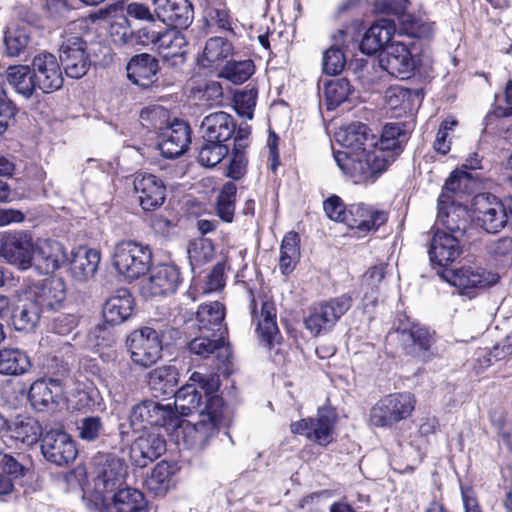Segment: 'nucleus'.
I'll return each mask as SVG.
<instances>
[{"mask_svg":"<svg viewBox=\"0 0 512 512\" xmlns=\"http://www.w3.org/2000/svg\"><path fill=\"white\" fill-rule=\"evenodd\" d=\"M333 155L338 167L355 183L374 182L394 161L392 154L377 150V146L354 153L334 152Z\"/></svg>","mask_w":512,"mask_h":512,"instance_id":"f257e3e1","label":"nucleus"},{"mask_svg":"<svg viewBox=\"0 0 512 512\" xmlns=\"http://www.w3.org/2000/svg\"><path fill=\"white\" fill-rule=\"evenodd\" d=\"M222 408V399L212 398L208 406L200 411L196 422L191 423L178 416V425L173 429L176 436L182 435L183 442L190 448L203 449L218 433L223 420Z\"/></svg>","mask_w":512,"mask_h":512,"instance_id":"f03ea898","label":"nucleus"},{"mask_svg":"<svg viewBox=\"0 0 512 512\" xmlns=\"http://www.w3.org/2000/svg\"><path fill=\"white\" fill-rule=\"evenodd\" d=\"M101 50L99 44H88L77 35H65L59 47V59L66 75L80 79L87 74Z\"/></svg>","mask_w":512,"mask_h":512,"instance_id":"7ed1b4c3","label":"nucleus"},{"mask_svg":"<svg viewBox=\"0 0 512 512\" xmlns=\"http://www.w3.org/2000/svg\"><path fill=\"white\" fill-rule=\"evenodd\" d=\"M152 263V251L148 245L127 240L117 243L112 254V264L127 280L144 276Z\"/></svg>","mask_w":512,"mask_h":512,"instance_id":"20e7f679","label":"nucleus"},{"mask_svg":"<svg viewBox=\"0 0 512 512\" xmlns=\"http://www.w3.org/2000/svg\"><path fill=\"white\" fill-rule=\"evenodd\" d=\"M441 277L468 299L476 297L480 291L495 285L499 280L497 273L475 263H464L456 269L444 271Z\"/></svg>","mask_w":512,"mask_h":512,"instance_id":"39448f33","label":"nucleus"},{"mask_svg":"<svg viewBox=\"0 0 512 512\" xmlns=\"http://www.w3.org/2000/svg\"><path fill=\"white\" fill-rule=\"evenodd\" d=\"M416 399L409 392H396L380 398L370 410V423L375 427L390 428L409 418Z\"/></svg>","mask_w":512,"mask_h":512,"instance_id":"423d86ee","label":"nucleus"},{"mask_svg":"<svg viewBox=\"0 0 512 512\" xmlns=\"http://www.w3.org/2000/svg\"><path fill=\"white\" fill-rule=\"evenodd\" d=\"M178 416L171 404L144 400L132 407L129 422L134 431L145 430L149 427L174 429L178 425Z\"/></svg>","mask_w":512,"mask_h":512,"instance_id":"0eeeda50","label":"nucleus"},{"mask_svg":"<svg viewBox=\"0 0 512 512\" xmlns=\"http://www.w3.org/2000/svg\"><path fill=\"white\" fill-rule=\"evenodd\" d=\"M352 297L343 294L314 306L305 319V327L314 335L330 331L338 320L351 308Z\"/></svg>","mask_w":512,"mask_h":512,"instance_id":"6e6552de","label":"nucleus"},{"mask_svg":"<svg viewBox=\"0 0 512 512\" xmlns=\"http://www.w3.org/2000/svg\"><path fill=\"white\" fill-rule=\"evenodd\" d=\"M127 348L133 363L147 368L161 358L162 340L155 329L143 327L131 332L127 338Z\"/></svg>","mask_w":512,"mask_h":512,"instance_id":"1a4fd4ad","label":"nucleus"},{"mask_svg":"<svg viewBox=\"0 0 512 512\" xmlns=\"http://www.w3.org/2000/svg\"><path fill=\"white\" fill-rule=\"evenodd\" d=\"M473 220L488 233H497L505 227L508 213L504 204L491 194H478L472 204Z\"/></svg>","mask_w":512,"mask_h":512,"instance_id":"9d476101","label":"nucleus"},{"mask_svg":"<svg viewBox=\"0 0 512 512\" xmlns=\"http://www.w3.org/2000/svg\"><path fill=\"white\" fill-rule=\"evenodd\" d=\"M41 452L47 461L57 466L70 464L78 454L75 441L61 429L44 432L41 438Z\"/></svg>","mask_w":512,"mask_h":512,"instance_id":"9b49d317","label":"nucleus"},{"mask_svg":"<svg viewBox=\"0 0 512 512\" xmlns=\"http://www.w3.org/2000/svg\"><path fill=\"white\" fill-rule=\"evenodd\" d=\"M378 63L388 74L401 79L411 77L417 67V60L408 45L398 41L391 42L383 49Z\"/></svg>","mask_w":512,"mask_h":512,"instance_id":"f8f14e48","label":"nucleus"},{"mask_svg":"<svg viewBox=\"0 0 512 512\" xmlns=\"http://www.w3.org/2000/svg\"><path fill=\"white\" fill-rule=\"evenodd\" d=\"M396 332L408 354L418 356L423 361L429 359L428 353L435 342L434 332L408 318L400 320Z\"/></svg>","mask_w":512,"mask_h":512,"instance_id":"ddd939ff","label":"nucleus"},{"mask_svg":"<svg viewBox=\"0 0 512 512\" xmlns=\"http://www.w3.org/2000/svg\"><path fill=\"white\" fill-rule=\"evenodd\" d=\"M34 244L31 235L25 231L7 233L2 237L0 255L9 263L26 270L31 267Z\"/></svg>","mask_w":512,"mask_h":512,"instance_id":"4468645a","label":"nucleus"},{"mask_svg":"<svg viewBox=\"0 0 512 512\" xmlns=\"http://www.w3.org/2000/svg\"><path fill=\"white\" fill-rule=\"evenodd\" d=\"M67 261L63 245L55 240L38 239L33 248L31 267L40 274L58 270Z\"/></svg>","mask_w":512,"mask_h":512,"instance_id":"2eb2a0df","label":"nucleus"},{"mask_svg":"<svg viewBox=\"0 0 512 512\" xmlns=\"http://www.w3.org/2000/svg\"><path fill=\"white\" fill-rule=\"evenodd\" d=\"M32 69L38 81V89L43 93H52L62 87V70L55 55L49 52L39 53L33 58Z\"/></svg>","mask_w":512,"mask_h":512,"instance_id":"dca6fc26","label":"nucleus"},{"mask_svg":"<svg viewBox=\"0 0 512 512\" xmlns=\"http://www.w3.org/2000/svg\"><path fill=\"white\" fill-rule=\"evenodd\" d=\"M437 223L450 235L463 238L470 224V215L466 207L449 202V196L442 193L438 199Z\"/></svg>","mask_w":512,"mask_h":512,"instance_id":"f3484780","label":"nucleus"},{"mask_svg":"<svg viewBox=\"0 0 512 512\" xmlns=\"http://www.w3.org/2000/svg\"><path fill=\"white\" fill-rule=\"evenodd\" d=\"M180 280V271L177 266L159 265L151 270L140 290L145 297L167 295L176 291Z\"/></svg>","mask_w":512,"mask_h":512,"instance_id":"a211bd4d","label":"nucleus"},{"mask_svg":"<svg viewBox=\"0 0 512 512\" xmlns=\"http://www.w3.org/2000/svg\"><path fill=\"white\" fill-rule=\"evenodd\" d=\"M133 186L143 210L152 211L164 203L166 186L157 176L149 173H137L134 176Z\"/></svg>","mask_w":512,"mask_h":512,"instance_id":"6ab92c4d","label":"nucleus"},{"mask_svg":"<svg viewBox=\"0 0 512 512\" xmlns=\"http://www.w3.org/2000/svg\"><path fill=\"white\" fill-rule=\"evenodd\" d=\"M156 18L168 26L187 28L194 12L189 0H152Z\"/></svg>","mask_w":512,"mask_h":512,"instance_id":"aec40b11","label":"nucleus"},{"mask_svg":"<svg viewBox=\"0 0 512 512\" xmlns=\"http://www.w3.org/2000/svg\"><path fill=\"white\" fill-rule=\"evenodd\" d=\"M334 418L328 410L319 409L317 417L301 419L290 425L293 434L305 435L309 440L320 445H327L331 441V432Z\"/></svg>","mask_w":512,"mask_h":512,"instance_id":"412c9836","label":"nucleus"},{"mask_svg":"<svg viewBox=\"0 0 512 512\" xmlns=\"http://www.w3.org/2000/svg\"><path fill=\"white\" fill-rule=\"evenodd\" d=\"M251 314L254 320H257V333L260 341L268 349L274 348L280 343L281 335L276 323V307L272 301H263L260 315L256 312V301L251 299Z\"/></svg>","mask_w":512,"mask_h":512,"instance_id":"4be33fe9","label":"nucleus"},{"mask_svg":"<svg viewBox=\"0 0 512 512\" xmlns=\"http://www.w3.org/2000/svg\"><path fill=\"white\" fill-rule=\"evenodd\" d=\"M463 238L436 231L431 239L429 258L432 264L444 267L455 261L462 253Z\"/></svg>","mask_w":512,"mask_h":512,"instance_id":"5701e85b","label":"nucleus"},{"mask_svg":"<svg viewBox=\"0 0 512 512\" xmlns=\"http://www.w3.org/2000/svg\"><path fill=\"white\" fill-rule=\"evenodd\" d=\"M190 142L189 125L184 121L177 120L163 130L158 147L162 156L173 159L182 155Z\"/></svg>","mask_w":512,"mask_h":512,"instance_id":"b1692460","label":"nucleus"},{"mask_svg":"<svg viewBox=\"0 0 512 512\" xmlns=\"http://www.w3.org/2000/svg\"><path fill=\"white\" fill-rule=\"evenodd\" d=\"M387 221V213L364 203L348 206L345 224L361 233L376 231Z\"/></svg>","mask_w":512,"mask_h":512,"instance_id":"393cba45","label":"nucleus"},{"mask_svg":"<svg viewBox=\"0 0 512 512\" xmlns=\"http://www.w3.org/2000/svg\"><path fill=\"white\" fill-rule=\"evenodd\" d=\"M236 129L234 118L224 112L218 111L205 116L202 120L200 131L202 140L207 142H221L226 144Z\"/></svg>","mask_w":512,"mask_h":512,"instance_id":"a878e982","label":"nucleus"},{"mask_svg":"<svg viewBox=\"0 0 512 512\" xmlns=\"http://www.w3.org/2000/svg\"><path fill=\"white\" fill-rule=\"evenodd\" d=\"M335 140L347 149V153L377 146L376 136L371 133V130L365 124L360 122L339 128L335 132Z\"/></svg>","mask_w":512,"mask_h":512,"instance_id":"bb28decb","label":"nucleus"},{"mask_svg":"<svg viewBox=\"0 0 512 512\" xmlns=\"http://www.w3.org/2000/svg\"><path fill=\"white\" fill-rule=\"evenodd\" d=\"M156 50L168 65L177 67L185 62L187 40L180 31L168 29L162 32Z\"/></svg>","mask_w":512,"mask_h":512,"instance_id":"cd10ccee","label":"nucleus"},{"mask_svg":"<svg viewBox=\"0 0 512 512\" xmlns=\"http://www.w3.org/2000/svg\"><path fill=\"white\" fill-rule=\"evenodd\" d=\"M62 392L58 379L37 380L31 385L28 397L32 407L42 412L54 408Z\"/></svg>","mask_w":512,"mask_h":512,"instance_id":"c85d7f7f","label":"nucleus"},{"mask_svg":"<svg viewBox=\"0 0 512 512\" xmlns=\"http://www.w3.org/2000/svg\"><path fill=\"white\" fill-rule=\"evenodd\" d=\"M395 32L396 25L393 20L382 18L375 21L364 34L360 50L367 55L377 53L385 45L390 44Z\"/></svg>","mask_w":512,"mask_h":512,"instance_id":"c756f323","label":"nucleus"},{"mask_svg":"<svg viewBox=\"0 0 512 512\" xmlns=\"http://www.w3.org/2000/svg\"><path fill=\"white\" fill-rule=\"evenodd\" d=\"M166 450V442L157 433L139 436L131 446V456L138 466L144 467L159 458Z\"/></svg>","mask_w":512,"mask_h":512,"instance_id":"7c9ffc66","label":"nucleus"},{"mask_svg":"<svg viewBox=\"0 0 512 512\" xmlns=\"http://www.w3.org/2000/svg\"><path fill=\"white\" fill-rule=\"evenodd\" d=\"M126 69L130 81L143 88H148L155 82L159 67L155 57L143 53L132 57Z\"/></svg>","mask_w":512,"mask_h":512,"instance_id":"2f4dec72","label":"nucleus"},{"mask_svg":"<svg viewBox=\"0 0 512 512\" xmlns=\"http://www.w3.org/2000/svg\"><path fill=\"white\" fill-rule=\"evenodd\" d=\"M134 299L127 289H119L109 297L103 306V317L113 325L126 321L133 312Z\"/></svg>","mask_w":512,"mask_h":512,"instance_id":"473e14b6","label":"nucleus"},{"mask_svg":"<svg viewBox=\"0 0 512 512\" xmlns=\"http://www.w3.org/2000/svg\"><path fill=\"white\" fill-rule=\"evenodd\" d=\"M100 263V252L96 249L79 247L73 252L70 262V272L77 281H86L93 277Z\"/></svg>","mask_w":512,"mask_h":512,"instance_id":"72a5a7b5","label":"nucleus"},{"mask_svg":"<svg viewBox=\"0 0 512 512\" xmlns=\"http://www.w3.org/2000/svg\"><path fill=\"white\" fill-rule=\"evenodd\" d=\"M66 297L65 283L61 278L52 277L43 280L37 287L34 301L41 308L49 310L61 306Z\"/></svg>","mask_w":512,"mask_h":512,"instance_id":"f704fd0d","label":"nucleus"},{"mask_svg":"<svg viewBox=\"0 0 512 512\" xmlns=\"http://www.w3.org/2000/svg\"><path fill=\"white\" fill-rule=\"evenodd\" d=\"M233 53V45L223 37L209 38L198 56V64L204 68H217Z\"/></svg>","mask_w":512,"mask_h":512,"instance_id":"c9c22d12","label":"nucleus"},{"mask_svg":"<svg viewBox=\"0 0 512 512\" xmlns=\"http://www.w3.org/2000/svg\"><path fill=\"white\" fill-rule=\"evenodd\" d=\"M177 384L178 372L173 366H161L148 374V386L156 396L175 393Z\"/></svg>","mask_w":512,"mask_h":512,"instance_id":"e433bc0d","label":"nucleus"},{"mask_svg":"<svg viewBox=\"0 0 512 512\" xmlns=\"http://www.w3.org/2000/svg\"><path fill=\"white\" fill-rule=\"evenodd\" d=\"M6 78L16 92L25 98H30L34 91L38 89V81L34 77V71L27 65L10 66L7 69Z\"/></svg>","mask_w":512,"mask_h":512,"instance_id":"4c0bfd02","label":"nucleus"},{"mask_svg":"<svg viewBox=\"0 0 512 512\" xmlns=\"http://www.w3.org/2000/svg\"><path fill=\"white\" fill-rule=\"evenodd\" d=\"M402 123L386 124L382 130L379 140L376 139L377 150L385 154H392L394 157L402 150L403 144L408 136Z\"/></svg>","mask_w":512,"mask_h":512,"instance_id":"58836bf2","label":"nucleus"},{"mask_svg":"<svg viewBox=\"0 0 512 512\" xmlns=\"http://www.w3.org/2000/svg\"><path fill=\"white\" fill-rule=\"evenodd\" d=\"M174 411L181 416H188L194 411L203 410L202 394L197 390L195 384H186L175 393Z\"/></svg>","mask_w":512,"mask_h":512,"instance_id":"ea45409f","label":"nucleus"},{"mask_svg":"<svg viewBox=\"0 0 512 512\" xmlns=\"http://www.w3.org/2000/svg\"><path fill=\"white\" fill-rule=\"evenodd\" d=\"M124 474L120 460H109L98 469L96 487L105 492H112L123 483Z\"/></svg>","mask_w":512,"mask_h":512,"instance_id":"a19ab883","label":"nucleus"},{"mask_svg":"<svg viewBox=\"0 0 512 512\" xmlns=\"http://www.w3.org/2000/svg\"><path fill=\"white\" fill-rule=\"evenodd\" d=\"M114 512H148L144 495L136 489H120L113 496L112 506Z\"/></svg>","mask_w":512,"mask_h":512,"instance_id":"79ce46f5","label":"nucleus"},{"mask_svg":"<svg viewBox=\"0 0 512 512\" xmlns=\"http://www.w3.org/2000/svg\"><path fill=\"white\" fill-rule=\"evenodd\" d=\"M385 275L386 266L381 263L370 267L362 276L361 289L367 304L375 305L377 303Z\"/></svg>","mask_w":512,"mask_h":512,"instance_id":"37998d69","label":"nucleus"},{"mask_svg":"<svg viewBox=\"0 0 512 512\" xmlns=\"http://www.w3.org/2000/svg\"><path fill=\"white\" fill-rule=\"evenodd\" d=\"M30 365L28 356L20 349H0V374L20 375L25 373Z\"/></svg>","mask_w":512,"mask_h":512,"instance_id":"c03bdc74","label":"nucleus"},{"mask_svg":"<svg viewBox=\"0 0 512 512\" xmlns=\"http://www.w3.org/2000/svg\"><path fill=\"white\" fill-rule=\"evenodd\" d=\"M224 317V306L217 301L201 305L196 312V320L200 331L214 332L220 330Z\"/></svg>","mask_w":512,"mask_h":512,"instance_id":"a18cd8bd","label":"nucleus"},{"mask_svg":"<svg viewBox=\"0 0 512 512\" xmlns=\"http://www.w3.org/2000/svg\"><path fill=\"white\" fill-rule=\"evenodd\" d=\"M300 238L296 232L287 233L280 247L279 268L283 274L291 273L300 258Z\"/></svg>","mask_w":512,"mask_h":512,"instance_id":"49530a36","label":"nucleus"},{"mask_svg":"<svg viewBox=\"0 0 512 512\" xmlns=\"http://www.w3.org/2000/svg\"><path fill=\"white\" fill-rule=\"evenodd\" d=\"M400 32L412 38L430 40L434 35V23L412 14L403 16Z\"/></svg>","mask_w":512,"mask_h":512,"instance_id":"de8ad7c7","label":"nucleus"},{"mask_svg":"<svg viewBox=\"0 0 512 512\" xmlns=\"http://www.w3.org/2000/svg\"><path fill=\"white\" fill-rule=\"evenodd\" d=\"M255 65L250 59L229 61L219 72V77L227 79L233 84H242L254 73Z\"/></svg>","mask_w":512,"mask_h":512,"instance_id":"09e8293b","label":"nucleus"},{"mask_svg":"<svg viewBox=\"0 0 512 512\" xmlns=\"http://www.w3.org/2000/svg\"><path fill=\"white\" fill-rule=\"evenodd\" d=\"M41 308L34 300L17 307L13 314V324L19 331L33 330L40 319Z\"/></svg>","mask_w":512,"mask_h":512,"instance_id":"8fccbe9b","label":"nucleus"},{"mask_svg":"<svg viewBox=\"0 0 512 512\" xmlns=\"http://www.w3.org/2000/svg\"><path fill=\"white\" fill-rule=\"evenodd\" d=\"M198 148V162L200 165L208 168L218 165L229 153V148L221 142H207L202 140Z\"/></svg>","mask_w":512,"mask_h":512,"instance_id":"3c124183","label":"nucleus"},{"mask_svg":"<svg viewBox=\"0 0 512 512\" xmlns=\"http://www.w3.org/2000/svg\"><path fill=\"white\" fill-rule=\"evenodd\" d=\"M30 42V28L11 27L5 31L4 44L8 56H19Z\"/></svg>","mask_w":512,"mask_h":512,"instance_id":"603ef678","label":"nucleus"},{"mask_svg":"<svg viewBox=\"0 0 512 512\" xmlns=\"http://www.w3.org/2000/svg\"><path fill=\"white\" fill-rule=\"evenodd\" d=\"M351 93V86L347 79L340 78L329 81L325 85L324 96L328 110L337 108L345 102Z\"/></svg>","mask_w":512,"mask_h":512,"instance_id":"864d4df0","label":"nucleus"},{"mask_svg":"<svg viewBox=\"0 0 512 512\" xmlns=\"http://www.w3.org/2000/svg\"><path fill=\"white\" fill-rule=\"evenodd\" d=\"M236 185L227 182L222 187L216 202L217 215L225 222H232L235 212Z\"/></svg>","mask_w":512,"mask_h":512,"instance_id":"5fc2aeb1","label":"nucleus"},{"mask_svg":"<svg viewBox=\"0 0 512 512\" xmlns=\"http://www.w3.org/2000/svg\"><path fill=\"white\" fill-rule=\"evenodd\" d=\"M43 434L40 423L33 418L16 423L12 430V437L26 445L35 444Z\"/></svg>","mask_w":512,"mask_h":512,"instance_id":"6e6d98bb","label":"nucleus"},{"mask_svg":"<svg viewBox=\"0 0 512 512\" xmlns=\"http://www.w3.org/2000/svg\"><path fill=\"white\" fill-rule=\"evenodd\" d=\"M258 92L255 88L243 89L234 95V109L241 117L253 118Z\"/></svg>","mask_w":512,"mask_h":512,"instance_id":"4d7b16f0","label":"nucleus"},{"mask_svg":"<svg viewBox=\"0 0 512 512\" xmlns=\"http://www.w3.org/2000/svg\"><path fill=\"white\" fill-rule=\"evenodd\" d=\"M245 150L240 144H234L226 173L229 178L239 180L246 174L248 159Z\"/></svg>","mask_w":512,"mask_h":512,"instance_id":"13d9d810","label":"nucleus"},{"mask_svg":"<svg viewBox=\"0 0 512 512\" xmlns=\"http://www.w3.org/2000/svg\"><path fill=\"white\" fill-rule=\"evenodd\" d=\"M482 158L478 155V153H472L469 155L464 164L462 165V168L465 170L455 171L451 174L449 179L445 183V188L449 191L455 192L459 189V182L462 177H469L466 170H476L482 168Z\"/></svg>","mask_w":512,"mask_h":512,"instance_id":"bf43d9fd","label":"nucleus"},{"mask_svg":"<svg viewBox=\"0 0 512 512\" xmlns=\"http://www.w3.org/2000/svg\"><path fill=\"white\" fill-rule=\"evenodd\" d=\"M345 57L343 52L336 47H330L323 55V71L327 75H337L345 67Z\"/></svg>","mask_w":512,"mask_h":512,"instance_id":"052dcab7","label":"nucleus"},{"mask_svg":"<svg viewBox=\"0 0 512 512\" xmlns=\"http://www.w3.org/2000/svg\"><path fill=\"white\" fill-rule=\"evenodd\" d=\"M79 437L86 441L96 440L103 431L100 417L90 416L83 418L78 425Z\"/></svg>","mask_w":512,"mask_h":512,"instance_id":"680f3d73","label":"nucleus"},{"mask_svg":"<svg viewBox=\"0 0 512 512\" xmlns=\"http://www.w3.org/2000/svg\"><path fill=\"white\" fill-rule=\"evenodd\" d=\"M408 6V0H376L374 3V9L377 13L393 15L400 20L407 15L405 12Z\"/></svg>","mask_w":512,"mask_h":512,"instance_id":"e2e57ef3","label":"nucleus"},{"mask_svg":"<svg viewBox=\"0 0 512 512\" xmlns=\"http://www.w3.org/2000/svg\"><path fill=\"white\" fill-rule=\"evenodd\" d=\"M221 348L223 347L219 340H211L206 335L196 337L189 343L190 352L201 357H207Z\"/></svg>","mask_w":512,"mask_h":512,"instance_id":"0e129e2a","label":"nucleus"},{"mask_svg":"<svg viewBox=\"0 0 512 512\" xmlns=\"http://www.w3.org/2000/svg\"><path fill=\"white\" fill-rule=\"evenodd\" d=\"M323 208L328 218L336 222L346 221L348 207H345L342 199L333 195L323 202Z\"/></svg>","mask_w":512,"mask_h":512,"instance_id":"69168bd1","label":"nucleus"},{"mask_svg":"<svg viewBox=\"0 0 512 512\" xmlns=\"http://www.w3.org/2000/svg\"><path fill=\"white\" fill-rule=\"evenodd\" d=\"M78 324L77 316L70 313H59L51 323V330L58 335H68Z\"/></svg>","mask_w":512,"mask_h":512,"instance_id":"338daca9","label":"nucleus"},{"mask_svg":"<svg viewBox=\"0 0 512 512\" xmlns=\"http://www.w3.org/2000/svg\"><path fill=\"white\" fill-rule=\"evenodd\" d=\"M110 37L112 42L117 46L133 44V31L126 23H112L110 26Z\"/></svg>","mask_w":512,"mask_h":512,"instance_id":"774afa93","label":"nucleus"}]
</instances>
